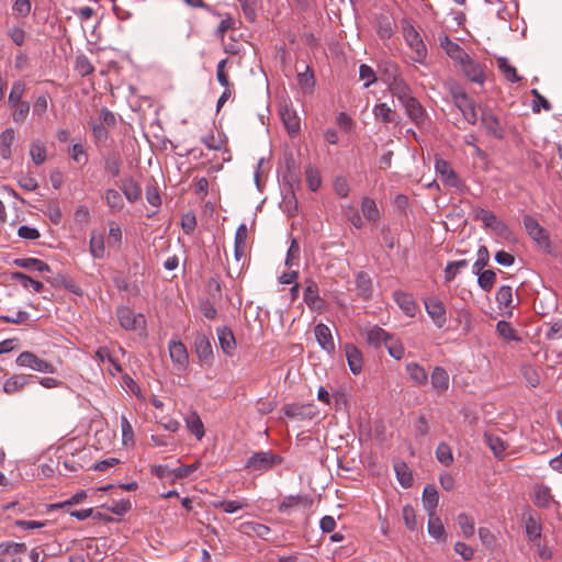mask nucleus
I'll use <instances>...</instances> for the list:
<instances>
[{
    "label": "nucleus",
    "instance_id": "obj_1",
    "mask_svg": "<svg viewBox=\"0 0 562 562\" xmlns=\"http://www.w3.org/2000/svg\"><path fill=\"white\" fill-rule=\"evenodd\" d=\"M59 452V462L69 472H77L88 464L90 452L76 439L65 442Z\"/></svg>",
    "mask_w": 562,
    "mask_h": 562
},
{
    "label": "nucleus",
    "instance_id": "obj_2",
    "mask_svg": "<svg viewBox=\"0 0 562 562\" xmlns=\"http://www.w3.org/2000/svg\"><path fill=\"white\" fill-rule=\"evenodd\" d=\"M385 81L389 86V90L401 103L413 97L409 86L401 77L396 65L387 63L385 67Z\"/></svg>",
    "mask_w": 562,
    "mask_h": 562
},
{
    "label": "nucleus",
    "instance_id": "obj_3",
    "mask_svg": "<svg viewBox=\"0 0 562 562\" xmlns=\"http://www.w3.org/2000/svg\"><path fill=\"white\" fill-rule=\"evenodd\" d=\"M281 458L270 451L255 452L246 462L245 468L251 472L263 473L281 463Z\"/></svg>",
    "mask_w": 562,
    "mask_h": 562
},
{
    "label": "nucleus",
    "instance_id": "obj_4",
    "mask_svg": "<svg viewBox=\"0 0 562 562\" xmlns=\"http://www.w3.org/2000/svg\"><path fill=\"white\" fill-rule=\"evenodd\" d=\"M473 216L475 220L481 221L485 228H490L498 236L504 238L509 237L510 231L508 226L493 212L482 207H475L473 209Z\"/></svg>",
    "mask_w": 562,
    "mask_h": 562
},
{
    "label": "nucleus",
    "instance_id": "obj_5",
    "mask_svg": "<svg viewBox=\"0 0 562 562\" xmlns=\"http://www.w3.org/2000/svg\"><path fill=\"white\" fill-rule=\"evenodd\" d=\"M15 363L21 368H27L41 373H54L56 371V368L52 362L37 357L32 351L21 352L18 356Z\"/></svg>",
    "mask_w": 562,
    "mask_h": 562
},
{
    "label": "nucleus",
    "instance_id": "obj_6",
    "mask_svg": "<svg viewBox=\"0 0 562 562\" xmlns=\"http://www.w3.org/2000/svg\"><path fill=\"white\" fill-rule=\"evenodd\" d=\"M424 305L427 315L437 328H442L448 321L447 310L443 302L437 296H428L424 299Z\"/></svg>",
    "mask_w": 562,
    "mask_h": 562
},
{
    "label": "nucleus",
    "instance_id": "obj_7",
    "mask_svg": "<svg viewBox=\"0 0 562 562\" xmlns=\"http://www.w3.org/2000/svg\"><path fill=\"white\" fill-rule=\"evenodd\" d=\"M403 32H404V37H405L408 46L414 52L412 59L415 63L423 64L427 56V48H426V45L424 44L419 33L412 25H406L403 29Z\"/></svg>",
    "mask_w": 562,
    "mask_h": 562
},
{
    "label": "nucleus",
    "instance_id": "obj_8",
    "mask_svg": "<svg viewBox=\"0 0 562 562\" xmlns=\"http://www.w3.org/2000/svg\"><path fill=\"white\" fill-rule=\"evenodd\" d=\"M460 68L462 69L464 76L479 85H483L486 75H485V66L474 59H472L469 55L459 63Z\"/></svg>",
    "mask_w": 562,
    "mask_h": 562
},
{
    "label": "nucleus",
    "instance_id": "obj_9",
    "mask_svg": "<svg viewBox=\"0 0 562 562\" xmlns=\"http://www.w3.org/2000/svg\"><path fill=\"white\" fill-rule=\"evenodd\" d=\"M117 317L121 326L126 330H137L144 328L145 317L143 314H136L128 307H120Z\"/></svg>",
    "mask_w": 562,
    "mask_h": 562
},
{
    "label": "nucleus",
    "instance_id": "obj_10",
    "mask_svg": "<svg viewBox=\"0 0 562 562\" xmlns=\"http://www.w3.org/2000/svg\"><path fill=\"white\" fill-rule=\"evenodd\" d=\"M524 224L528 235L541 247L548 248L550 245L549 236L546 229L531 216H526Z\"/></svg>",
    "mask_w": 562,
    "mask_h": 562
},
{
    "label": "nucleus",
    "instance_id": "obj_11",
    "mask_svg": "<svg viewBox=\"0 0 562 562\" xmlns=\"http://www.w3.org/2000/svg\"><path fill=\"white\" fill-rule=\"evenodd\" d=\"M171 361L178 369H186L189 362V355L184 344L178 339H171L168 345Z\"/></svg>",
    "mask_w": 562,
    "mask_h": 562
},
{
    "label": "nucleus",
    "instance_id": "obj_12",
    "mask_svg": "<svg viewBox=\"0 0 562 562\" xmlns=\"http://www.w3.org/2000/svg\"><path fill=\"white\" fill-rule=\"evenodd\" d=\"M315 338L319 347L327 353L335 351V341L331 335V330L325 324H317L314 329Z\"/></svg>",
    "mask_w": 562,
    "mask_h": 562
},
{
    "label": "nucleus",
    "instance_id": "obj_13",
    "mask_svg": "<svg viewBox=\"0 0 562 562\" xmlns=\"http://www.w3.org/2000/svg\"><path fill=\"white\" fill-rule=\"evenodd\" d=\"M435 169L445 184L453 188L459 186L458 176L448 161L441 158H437L435 162Z\"/></svg>",
    "mask_w": 562,
    "mask_h": 562
},
{
    "label": "nucleus",
    "instance_id": "obj_14",
    "mask_svg": "<svg viewBox=\"0 0 562 562\" xmlns=\"http://www.w3.org/2000/svg\"><path fill=\"white\" fill-rule=\"evenodd\" d=\"M430 383L438 395L446 393L450 385L449 373L442 367H436L431 372Z\"/></svg>",
    "mask_w": 562,
    "mask_h": 562
},
{
    "label": "nucleus",
    "instance_id": "obj_15",
    "mask_svg": "<svg viewBox=\"0 0 562 562\" xmlns=\"http://www.w3.org/2000/svg\"><path fill=\"white\" fill-rule=\"evenodd\" d=\"M440 46L445 49L447 55L458 64L462 61L468 54L454 42H452L448 35H439Z\"/></svg>",
    "mask_w": 562,
    "mask_h": 562
},
{
    "label": "nucleus",
    "instance_id": "obj_16",
    "mask_svg": "<svg viewBox=\"0 0 562 562\" xmlns=\"http://www.w3.org/2000/svg\"><path fill=\"white\" fill-rule=\"evenodd\" d=\"M405 108L407 115L416 123L423 124L426 120V112L422 104L414 97L409 98L405 102L402 103Z\"/></svg>",
    "mask_w": 562,
    "mask_h": 562
},
{
    "label": "nucleus",
    "instance_id": "obj_17",
    "mask_svg": "<svg viewBox=\"0 0 562 562\" xmlns=\"http://www.w3.org/2000/svg\"><path fill=\"white\" fill-rule=\"evenodd\" d=\"M394 300L406 316H415L417 304L411 294L397 291L394 293Z\"/></svg>",
    "mask_w": 562,
    "mask_h": 562
},
{
    "label": "nucleus",
    "instance_id": "obj_18",
    "mask_svg": "<svg viewBox=\"0 0 562 562\" xmlns=\"http://www.w3.org/2000/svg\"><path fill=\"white\" fill-rule=\"evenodd\" d=\"M345 353L347 357V362L350 371L353 374H358L362 370V355L360 350L352 344H347L345 346Z\"/></svg>",
    "mask_w": 562,
    "mask_h": 562
},
{
    "label": "nucleus",
    "instance_id": "obj_19",
    "mask_svg": "<svg viewBox=\"0 0 562 562\" xmlns=\"http://www.w3.org/2000/svg\"><path fill=\"white\" fill-rule=\"evenodd\" d=\"M186 427L195 437L196 440H202L205 435L204 425L196 412H191L184 417Z\"/></svg>",
    "mask_w": 562,
    "mask_h": 562
},
{
    "label": "nucleus",
    "instance_id": "obj_20",
    "mask_svg": "<svg viewBox=\"0 0 562 562\" xmlns=\"http://www.w3.org/2000/svg\"><path fill=\"white\" fill-rule=\"evenodd\" d=\"M194 345L199 359L203 362L211 361L213 358V349L209 338L203 334H199L195 338Z\"/></svg>",
    "mask_w": 562,
    "mask_h": 562
},
{
    "label": "nucleus",
    "instance_id": "obj_21",
    "mask_svg": "<svg viewBox=\"0 0 562 562\" xmlns=\"http://www.w3.org/2000/svg\"><path fill=\"white\" fill-rule=\"evenodd\" d=\"M30 378L25 374H13L9 376L3 383L4 393L11 395L20 392L29 384Z\"/></svg>",
    "mask_w": 562,
    "mask_h": 562
},
{
    "label": "nucleus",
    "instance_id": "obj_22",
    "mask_svg": "<svg viewBox=\"0 0 562 562\" xmlns=\"http://www.w3.org/2000/svg\"><path fill=\"white\" fill-rule=\"evenodd\" d=\"M456 102L458 108L461 110L464 119L470 124H475L477 121V115L475 111V106L471 100L468 99L465 94H461L456 98Z\"/></svg>",
    "mask_w": 562,
    "mask_h": 562
},
{
    "label": "nucleus",
    "instance_id": "obj_23",
    "mask_svg": "<svg viewBox=\"0 0 562 562\" xmlns=\"http://www.w3.org/2000/svg\"><path fill=\"white\" fill-rule=\"evenodd\" d=\"M362 335L368 344L378 347L386 341L390 334L379 326H370Z\"/></svg>",
    "mask_w": 562,
    "mask_h": 562
},
{
    "label": "nucleus",
    "instance_id": "obj_24",
    "mask_svg": "<svg viewBox=\"0 0 562 562\" xmlns=\"http://www.w3.org/2000/svg\"><path fill=\"white\" fill-rule=\"evenodd\" d=\"M409 379L416 385H424L428 381V373L426 369L417 362H408L405 366Z\"/></svg>",
    "mask_w": 562,
    "mask_h": 562
},
{
    "label": "nucleus",
    "instance_id": "obj_25",
    "mask_svg": "<svg viewBox=\"0 0 562 562\" xmlns=\"http://www.w3.org/2000/svg\"><path fill=\"white\" fill-rule=\"evenodd\" d=\"M15 133L12 128H7L0 134V157L9 160L12 156V145L14 143Z\"/></svg>",
    "mask_w": 562,
    "mask_h": 562
},
{
    "label": "nucleus",
    "instance_id": "obj_26",
    "mask_svg": "<svg viewBox=\"0 0 562 562\" xmlns=\"http://www.w3.org/2000/svg\"><path fill=\"white\" fill-rule=\"evenodd\" d=\"M304 302L311 310L321 311L323 308V301L318 295V288L316 283L310 282L305 288Z\"/></svg>",
    "mask_w": 562,
    "mask_h": 562
},
{
    "label": "nucleus",
    "instance_id": "obj_27",
    "mask_svg": "<svg viewBox=\"0 0 562 562\" xmlns=\"http://www.w3.org/2000/svg\"><path fill=\"white\" fill-rule=\"evenodd\" d=\"M481 123L488 134L498 138L503 136V128L498 119L494 114L490 112H482Z\"/></svg>",
    "mask_w": 562,
    "mask_h": 562
},
{
    "label": "nucleus",
    "instance_id": "obj_28",
    "mask_svg": "<svg viewBox=\"0 0 562 562\" xmlns=\"http://www.w3.org/2000/svg\"><path fill=\"white\" fill-rule=\"evenodd\" d=\"M361 213L364 220L369 223H376L380 218V211L373 199L366 196L361 202Z\"/></svg>",
    "mask_w": 562,
    "mask_h": 562
},
{
    "label": "nucleus",
    "instance_id": "obj_29",
    "mask_svg": "<svg viewBox=\"0 0 562 562\" xmlns=\"http://www.w3.org/2000/svg\"><path fill=\"white\" fill-rule=\"evenodd\" d=\"M217 337L224 353L232 355L236 346L235 337L232 330L227 327L217 328Z\"/></svg>",
    "mask_w": 562,
    "mask_h": 562
},
{
    "label": "nucleus",
    "instance_id": "obj_30",
    "mask_svg": "<svg viewBox=\"0 0 562 562\" xmlns=\"http://www.w3.org/2000/svg\"><path fill=\"white\" fill-rule=\"evenodd\" d=\"M439 496L437 490L432 485H427L423 492V505L427 514H436Z\"/></svg>",
    "mask_w": 562,
    "mask_h": 562
},
{
    "label": "nucleus",
    "instance_id": "obj_31",
    "mask_svg": "<svg viewBox=\"0 0 562 562\" xmlns=\"http://www.w3.org/2000/svg\"><path fill=\"white\" fill-rule=\"evenodd\" d=\"M428 517V533L437 541H446V530L441 519L436 514H429Z\"/></svg>",
    "mask_w": 562,
    "mask_h": 562
},
{
    "label": "nucleus",
    "instance_id": "obj_32",
    "mask_svg": "<svg viewBox=\"0 0 562 562\" xmlns=\"http://www.w3.org/2000/svg\"><path fill=\"white\" fill-rule=\"evenodd\" d=\"M485 442L497 459H503L505 457L508 445L499 436L486 434Z\"/></svg>",
    "mask_w": 562,
    "mask_h": 562
},
{
    "label": "nucleus",
    "instance_id": "obj_33",
    "mask_svg": "<svg viewBox=\"0 0 562 562\" xmlns=\"http://www.w3.org/2000/svg\"><path fill=\"white\" fill-rule=\"evenodd\" d=\"M14 265L30 271L48 272L49 266L36 258H19L14 260Z\"/></svg>",
    "mask_w": 562,
    "mask_h": 562
},
{
    "label": "nucleus",
    "instance_id": "obj_34",
    "mask_svg": "<svg viewBox=\"0 0 562 562\" xmlns=\"http://www.w3.org/2000/svg\"><path fill=\"white\" fill-rule=\"evenodd\" d=\"M90 251L94 258H103L105 256V241L103 233L92 232L90 237Z\"/></svg>",
    "mask_w": 562,
    "mask_h": 562
},
{
    "label": "nucleus",
    "instance_id": "obj_35",
    "mask_svg": "<svg viewBox=\"0 0 562 562\" xmlns=\"http://www.w3.org/2000/svg\"><path fill=\"white\" fill-rule=\"evenodd\" d=\"M122 229L116 222H109V233H108V247L110 249L119 250L122 245Z\"/></svg>",
    "mask_w": 562,
    "mask_h": 562
},
{
    "label": "nucleus",
    "instance_id": "obj_36",
    "mask_svg": "<svg viewBox=\"0 0 562 562\" xmlns=\"http://www.w3.org/2000/svg\"><path fill=\"white\" fill-rule=\"evenodd\" d=\"M282 122L290 134H295L300 130V119L293 110L284 108L281 111Z\"/></svg>",
    "mask_w": 562,
    "mask_h": 562
},
{
    "label": "nucleus",
    "instance_id": "obj_37",
    "mask_svg": "<svg viewBox=\"0 0 562 562\" xmlns=\"http://www.w3.org/2000/svg\"><path fill=\"white\" fill-rule=\"evenodd\" d=\"M122 191L127 201L132 203L136 202L142 195L140 186L132 178L123 181Z\"/></svg>",
    "mask_w": 562,
    "mask_h": 562
},
{
    "label": "nucleus",
    "instance_id": "obj_38",
    "mask_svg": "<svg viewBox=\"0 0 562 562\" xmlns=\"http://www.w3.org/2000/svg\"><path fill=\"white\" fill-rule=\"evenodd\" d=\"M247 503L245 499H232V501H215L212 502V506L214 508H221L226 514H234L239 509L247 507Z\"/></svg>",
    "mask_w": 562,
    "mask_h": 562
},
{
    "label": "nucleus",
    "instance_id": "obj_39",
    "mask_svg": "<svg viewBox=\"0 0 562 562\" xmlns=\"http://www.w3.org/2000/svg\"><path fill=\"white\" fill-rule=\"evenodd\" d=\"M535 504L539 507H548L552 502L551 491L548 486L538 484L533 487Z\"/></svg>",
    "mask_w": 562,
    "mask_h": 562
},
{
    "label": "nucleus",
    "instance_id": "obj_40",
    "mask_svg": "<svg viewBox=\"0 0 562 562\" xmlns=\"http://www.w3.org/2000/svg\"><path fill=\"white\" fill-rule=\"evenodd\" d=\"M373 115L375 120L383 123H391L395 121V112L386 103H378L373 106Z\"/></svg>",
    "mask_w": 562,
    "mask_h": 562
},
{
    "label": "nucleus",
    "instance_id": "obj_41",
    "mask_svg": "<svg viewBox=\"0 0 562 562\" xmlns=\"http://www.w3.org/2000/svg\"><path fill=\"white\" fill-rule=\"evenodd\" d=\"M457 522L463 537L471 538L474 536L475 522L471 516L465 513H461L457 517Z\"/></svg>",
    "mask_w": 562,
    "mask_h": 562
},
{
    "label": "nucleus",
    "instance_id": "obj_42",
    "mask_svg": "<svg viewBox=\"0 0 562 562\" xmlns=\"http://www.w3.org/2000/svg\"><path fill=\"white\" fill-rule=\"evenodd\" d=\"M497 66L506 80L509 82H518L521 80V77L518 76L517 69L512 66L507 58L505 57H498L497 58Z\"/></svg>",
    "mask_w": 562,
    "mask_h": 562
},
{
    "label": "nucleus",
    "instance_id": "obj_43",
    "mask_svg": "<svg viewBox=\"0 0 562 562\" xmlns=\"http://www.w3.org/2000/svg\"><path fill=\"white\" fill-rule=\"evenodd\" d=\"M394 470L400 484L407 488L413 484V475L409 468L404 462H397L394 464Z\"/></svg>",
    "mask_w": 562,
    "mask_h": 562
},
{
    "label": "nucleus",
    "instance_id": "obj_44",
    "mask_svg": "<svg viewBox=\"0 0 562 562\" xmlns=\"http://www.w3.org/2000/svg\"><path fill=\"white\" fill-rule=\"evenodd\" d=\"M467 267H468V261L464 259L448 262L443 270L445 282L450 283L452 280L456 279V277L458 276L460 270L464 269Z\"/></svg>",
    "mask_w": 562,
    "mask_h": 562
},
{
    "label": "nucleus",
    "instance_id": "obj_45",
    "mask_svg": "<svg viewBox=\"0 0 562 562\" xmlns=\"http://www.w3.org/2000/svg\"><path fill=\"white\" fill-rule=\"evenodd\" d=\"M106 205L113 212H120L124 207V201L121 193L114 189H108L104 194Z\"/></svg>",
    "mask_w": 562,
    "mask_h": 562
},
{
    "label": "nucleus",
    "instance_id": "obj_46",
    "mask_svg": "<svg viewBox=\"0 0 562 562\" xmlns=\"http://www.w3.org/2000/svg\"><path fill=\"white\" fill-rule=\"evenodd\" d=\"M11 278L18 282L24 288L31 286L34 292H41L43 290V283L40 281H36L29 276L22 273V272H13L11 274Z\"/></svg>",
    "mask_w": 562,
    "mask_h": 562
},
{
    "label": "nucleus",
    "instance_id": "obj_47",
    "mask_svg": "<svg viewBox=\"0 0 562 562\" xmlns=\"http://www.w3.org/2000/svg\"><path fill=\"white\" fill-rule=\"evenodd\" d=\"M526 532H527L528 539L531 542L539 544V540L541 538V526L533 517H529L527 519Z\"/></svg>",
    "mask_w": 562,
    "mask_h": 562
},
{
    "label": "nucleus",
    "instance_id": "obj_48",
    "mask_svg": "<svg viewBox=\"0 0 562 562\" xmlns=\"http://www.w3.org/2000/svg\"><path fill=\"white\" fill-rule=\"evenodd\" d=\"M46 147L36 140L31 144L30 156L35 165H42L46 160Z\"/></svg>",
    "mask_w": 562,
    "mask_h": 562
},
{
    "label": "nucleus",
    "instance_id": "obj_49",
    "mask_svg": "<svg viewBox=\"0 0 562 562\" xmlns=\"http://www.w3.org/2000/svg\"><path fill=\"white\" fill-rule=\"evenodd\" d=\"M384 345L390 356L393 357L394 359L400 360L404 356V347L397 338L389 335V338L386 339Z\"/></svg>",
    "mask_w": 562,
    "mask_h": 562
},
{
    "label": "nucleus",
    "instance_id": "obj_50",
    "mask_svg": "<svg viewBox=\"0 0 562 562\" xmlns=\"http://www.w3.org/2000/svg\"><path fill=\"white\" fill-rule=\"evenodd\" d=\"M307 497L302 495H290L282 499L279 506L280 512H286L288 509L292 507H296L299 505H306L307 504Z\"/></svg>",
    "mask_w": 562,
    "mask_h": 562
},
{
    "label": "nucleus",
    "instance_id": "obj_51",
    "mask_svg": "<svg viewBox=\"0 0 562 562\" xmlns=\"http://www.w3.org/2000/svg\"><path fill=\"white\" fill-rule=\"evenodd\" d=\"M496 301L499 307H509L513 302V289L509 285H502L496 292Z\"/></svg>",
    "mask_w": 562,
    "mask_h": 562
},
{
    "label": "nucleus",
    "instance_id": "obj_52",
    "mask_svg": "<svg viewBox=\"0 0 562 562\" xmlns=\"http://www.w3.org/2000/svg\"><path fill=\"white\" fill-rule=\"evenodd\" d=\"M356 284H357V289L359 290L361 295H363L364 297L370 296L371 289H372V281L367 273H364V272L358 273L357 278H356Z\"/></svg>",
    "mask_w": 562,
    "mask_h": 562
},
{
    "label": "nucleus",
    "instance_id": "obj_53",
    "mask_svg": "<svg viewBox=\"0 0 562 562\" xmlns=\"http://www.w3.org/2000/svg\"><path fill=\"white\" fill-rule=\"evenodd\" d=\"M436 457L437 460L445 465H450L453 462L451 448L445 442L438 445L436 449Z\"/></svg>",
    "mask_w": 562,
    "mask_h": 562
},
{
    "label": "nucleus",
    "instance_id": "obj_54",
    "mask_svg": "<svg viewBox=\"0 0 562 562\" xmlns=\"http://www.w3.org/2000/svg\"><path fill=\"white\" fill-rule=\"evenodd\" d=\"M297 80L300 87L306 91H312L315 85L314 74L310 67H306L303 72H299Z\"/></svg>",
    "mask_w": 562,
    "mask_h": 562
},
{
    "label": "nucleus",
    "instance_id": "obj_55",
    "mask_svg": "<svg viewBox=\"0 0 562 562\" xmlns=\"http://www.w3.org/2000/svg\"><path fill=\"white\" fill-rule=\"evenodd\" d=\"M14 110L12 113V119L16 123H22L27 117V114L30 112V104L29 102H19L11 105Z\"/></svg>",
    "mask_w": 562,
    "mask_h": 562
},
{
    "label": "nucleus",
    "instance_id": "obj_56",
    "mask_svg": "<svg viewBox=\"0 0 562 562\" xmlns=\"http://www.w3.org/2000/svg\"><path fill=\"white\" fill-rule=\"evenodd\" d=\"M496 274L492 270H484L477 278L479 285L486 292L491 291L495 283Z\"/></svg>",
    "mask_w": 562,
    "mask_h": 562
},
{
    "label": "nucleus",
    "instance_id": "obj_57",
    "mask_svg": "<svg viewBox=\"0 0 562 562\" xmlns=\"http://www.w3.org/2000/svg\"><path fill=\"white\" fill-rule=\"evenodd\" d=\"M496 330L499 336L507 340H518V337L516 335L515 329L512 327V325L508 322L499 321L496 324Z\"/></svg>",
    "mask_w": 562,
    "mask_h": 562
},
{
    "label": "nucleus",
    "instance_id": "obj_58",
    "mask_svg": "<svg viewBox=\"0 0 562 562\" xmlns=\"http://www.w3.org/2000/svg\"><path fill=\"white\" fill-rule=\"evenodd\" d=\"M300 257V245L295 238L291 240V245L286 252L285 266L289 268L297 263Z\"/></svg>",
    "mask_w": 562,
    "mask_h": 562
},
{
    "label": "nucleus",
    "instance_id": "obj_59",
    "mask_svg": "<svg viewBox=\"0 0 562 562\" xmlns=\"http://www.w3.org/2000/svg\"><path fill=\"white\" fill-rule=\"evenodd\" d=\"M31 0H14L12 5L13 13L19 18H26L31 13Z\"/></svg>",
    "mask_w": 562,
    "mask_h": 562
},
{
    "label": "nucleus",
    "instance_id": "obj_60",
    "mask_svg": "<svg viewBox=\"0 0 562 562\" xmlns=\"http://www.w3.org/2000/svg\"><path fill=\"white\" fill-rule=\"evenodd\" d=\"M202 462L201 461H196L190 465H181L177 469H173L172 472H173V480H178V479H182V477H187L189 475H191L194 471H196L200 467H201Z\"/></svg>",
    "mask_w": 562,
    "mask_h": 562
},
{
    "label": "nucleus",
    "instance_id": "obj_61",
    "mask_svg": "<svg viewBox=\"0 0 562 562\" xmlns=\"http://www.w3.org/2000/svg\"><path fill=\"white\" fill-rule=\"evenodd\" d=\"M359 77L361 80L364 81V88L370 87L376 80L374 70L370 66L364 64H362L359 68Z\"/></svg>",
    "mask_w": 562,
    "mask_h": 562
},
{
    "label": "nucleus",
    "instance_id": "obj_62",
    "mask_svg": "<svg viewBox=\"0 0 562 562\" xmlns=\"http://www.w3.org/2000/svg\"><path fill=\"white\" fill-rule=\"evenodd\" d=\"M402 514H403V519H404L405 526L409 530H415L417 527V519H416V514H415L414 508L409 505H406L403 507Z\"/></svg>",
    "mask_w": 562,
    "mask_h": 562
},
{
    "label": "nucleus",
    "instance_id": "obj_63",
    "mask_svg": "<svg viewBox=\"0 0 562 562\" xmlns=\"http://www.w3.org/2000/svg\"><path fill=\"white\" fill-rule=\"evenodd\" d=\"M25 90V85L21 81L14 82L12 89L9 94V103L10 105L23 102L22 97Z\"/></svg>",
    "mask_w": 562,
    "mask_h": 562
},
{
    "label": "nucleus",
    "instance_id": "obj_64",
    "mask_svg": "<svg viewBox=\"0 0 562 562\" xmlns=\"http://www.w3.org/2000/svg\"><path fill=\"white\" fill-rule=\"evenodd\" d=\"M335 123L345 132H350L355 126V121L345 112H339L336 115Z\"/></svg>",
    "mask_w": 562,
    "mask_h": 562
}]
</instances>
